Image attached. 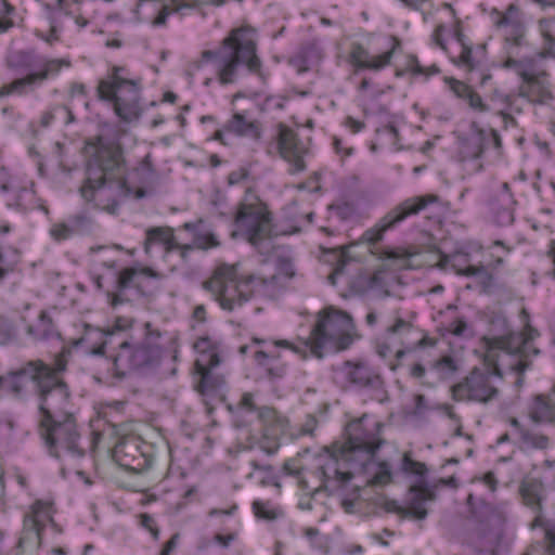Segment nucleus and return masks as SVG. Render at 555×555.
I'll use <instances>...</instances> for the list:
<instances>
[{
	"instance_id": "nucleus-1",
	"label": "nucleus",
	"mask_w": 555,
	"mask_h": 555,
	"mask_svg": "<svg viewBox=\"0 0 555 555\" xmlns=\"http://www.w3.org/2000/svg\"><path fill=\"white\" fill-rule=\"evenodd\" d=\"M122 152L118 145L106 143L101 139L94 145V152L88 162L87 178L80 188L86 201H92L94 192L105 184L114 185L124 196L133 195L143 198L155 183V171L149 156L142 160L130 175L124 177Z\"/></svg>"
},
{
	"instance_id": "nucleus-2",
	"label": "nucleus",
	"mask_w": 555,
	"mask_h": 555,
	"mask_svg": "<svg viewBox=\"0 0 555 555\" xmlns=\"http://www.w3.org/2000/svg\"><path fill=\"white\" fill-rule=\"evenodd\" d=\"M256 52L255 30L250 27L235 28L222 39L217 50L203 51L201 59L190 64L189 72L194 74L212 61L219 82L233 83L241 65L246 66L250 73H260L261 62Z\"/></svg>"
},
{
	"instance_id": "nucleus-3",
	"label": "nucleus",
	"mask_w": 555,
	"mask_h": 555,
	"mask_svg": "<svg viewBox=\"0 0 555 555\" xmlns=\"http://www.w3.org/2000/svg\"><path fill=\"white\" fill-rule=\"evenodd\" d=\"M203 286L212 294L223 310L230 312L241 308L253 297L275 298L281 288L278 275H240L235 266L227 263L218 266Z\"/></svg>"
},
{
	"instance_id": "nucleus-4",
	"label": "nucleus",
	"mask_w": 555,
	"mask_h": 555,
	"mask_svg": "<svg viewBox=\"0 0 555 555\" xmlns=\"http://www.w3.org/2000/svg\"><path fill=\"white\" fill-rule=\"evenodd\" d=\"M160 340L162 332L152 323L145 322L140 339L124 338L111 352L112 374L120 379L130 372L146 374L155 371L160 365L164 353Z\"/></svg>"
},
{
	"instance_id": "nucleus-5",
	"label": "nucleus",
	"mask_w": 555,
	"mask_h": 555,
	"mask_svg": "<svg viewBox=\"0 0 555 555\" xmlns=\"http://www.w3.org/2000/svg\"><path fill=\"white\" fill-rule=\"evenodd\" d=\"M354 328L349 313L333 306L326 307L318 312L305 347L317 358H322L325 350H345L353 341Z\"/></svg>"
},
{
	"instance_id": "nucleus-6",
	"label": "nucleus",
	"mask_w": 555,
	"mask_h": 555,
	"mask_svg": "<svg viewBox=\"0 0 555 555\" xmlns=\"http://www.w3.org/2000/svg\"><path fill=\"white\" fill-rule=\"evenodd\" d=\"M67 353L66 350L60 352L55 357L53 365L48 364L41 379L38 380L36 392L39 399V421L43 425L52 420L74 415L70 412V391L61 377L67 366Z\"/></svg>"
},
{
	"instance_id": "nucleus-7",
	"label": "nucleus",
	"mask_w": 555,
	"mask_h": 555,
	"mask_svg": "<svg viewBox=\"0 0 555 555\" xmlns=\"http://www.w3.org/2000/svg\"><path fill=\"white\" fill-rule=\"evenodd\" d=\"M69 67L67 59H40L34 51H18L9 60V67L28 72L25 76L13 79L0 87V99L33 93L38 86L50 77L56 76L61 68Z\"/></svg>"
},
{
	"instance_id": "nucleus-8",
	"label": "nucleus",
	"mask_w": 555,
	"mask_h": 555,
	"mask_svg": "<svg viewBox=\"0 0 555 555\" xmlns=\"http://www.w3.org/2000/svg\"><path fill=\"white\" fill-rule=\"evenodd\" d=\"M505 509H499L475 522L465 534V544L476 555H504L508 551L504 524Z\"/></svg>"
},
{
	"instance_id": "nucleus-9",
	"label": "nucleus",
	"mask_w": 555,
	"mask_h": 555,
	"mask_svg": "<svg viewBox=\"0 0 555 555\" xmlns=\"http://www.w3.org/2000/svg\"><path fill=\"white\" fill-rule=\"evenodd\" d=\"M234 221L237 230L256 247L272 234V215L253 192H246L240 202Z\"/></svg>"
},
{
	"instance_id": "nucleus-10",
	"label": "nucleus",
	"mask_w": 555,
	"mask_h": 555,
	"mask_svg": "<svg viewBox=\"0 0 555 555\" xmlns=\"http://www.w3.org/2000/svg\"><path fill=\"white\" fill-rule=\"evenodd\" d=\"M383 424L363 415L360 420L353 421L347 426L348 440L344 450V457L348 462L354 461L356 454H361L359 469L366 470L375 452L384 443L380 437Z\"/></svg>"
},
{
	"instance_id": "nucleus-11",
	"label": "nucleus",
	"mask_w": 555,
	"mask_h": 555,
	"mask_svg": "<svg viewBox=\"0 0 555 555\" xmlns=\"http://www.w3.org/2000/svg\"><path fill=\"white\" fill-rule=\"evenodd\" d=\"M39 434L52 456L61 459L68 455L80 459L85 455L74 415L52 420L44 425L39 421Z\"/></svg>"
},
{
	"instance_id": "nucleus-12",
	"label": "nucleus",
	"mask_w": 555,
	"mask_h": 555,
	"mask_svg": "<svg viewBox=\"0 0 555 555\" xmlns=\"http://www.w3.org/2000/svg\"><path fill=\"white\" fill-rule=\"evenodd\" d=\"M163 274L151 268H124L116 273L113 291L107 292L108 302L113 308L130 301L128 291L135 289L141 296H152L159 289Z\"/></svg>"
},
{
	"instance_id": "nucleus-13",
	"label": "nucleus",
	"mask_w": 555,
	"mask_h": 555,
	"mask_svg": "<svg viewBox=\"0 0 555 555\" xmlns=\"http://www.w3.org/2000/svg\"><path fill=\"white\" fill-rule=\"evenodd\" d=\"M96 92L100 100L113 103L114 111L121 120L130 122L140 117L141 78L118 85L99 82Z\"/></svg>"
},
{
	"instance_id": "nucleus-14",
	"label": "nucleus",
	"mask_w": 555,
	"mask_h": 555,
	"mask_svg": "<svg viewBox=\"0 0 555 555\" xmlns=\"http://www.w3.org/2000/svg\"><path fill=\"white\" fill-rule=\"evenodd\" d=\"M435 195L409 197L391 208L378 222L363 232L361 242L375 245L384 238L387 231L397 228L401 222L411 216L424 210L429 204L437 202Z\"/></svg>"
},
{
	"instance_id": "nucleus-15",
	"label": "nucleus",
	"mask_w": 555,
	"mask_h": 555,
	"mask_svg": "<svg viewBox=\"0 0 555 555\" xmlns=\"http://www.w3.org/2000/svg\"><path fill=\"white\" fill-rule=\"evenodd\" d=\"M538 336V331L528 326L525 334L507 332L501 336L485 337L486 358L489 361H494L496 351H503L507 356H517L515 362L511 363L509 366L513 371L524 373L529 367V363L526 360L530 349L529 341Z\"/></svg>"
},
{
	"instance_id": "nucleus-16",
	"label": "nucleus",
	"mask_w": 555,
	"mask_h": 555,
	"mask_svg": "<svg viewBox=\"0 0 555 555\" xmlns=\"http://www.w3.org/2000/svg\"><path fill=\"white\" fill-rule=\"evenodd\" d=\"M198 357L195 361V370L199 375V382L196 389L202 395H207L220 389L224 379L220 375H215L212 370L220 364V345L210 337H199L194 344Z\"/></svg>"
},
{
	"instance_id": "nucleus-17",
	"label": "nucleus",
	"mask_w": 555,
	"mask_h": 555,
	"mask_svg": "<svg viewBox=\"0 0 555 555\" xmlns=\"http://www.w3.org/2000/svg\"><path fill=\"white\" fill-rule=\"evenodd\" d=\"M452 395L456 401H474L485 404L498 398L499 389L493 385L490 372L474 369L452 387Z\"/></svg>"
},
{
	"instance_id": "nucleus-18",
	"label": "nucleus",
	"mask_w": 555,
	"mask_h": 555,
	"mask_svg": "<svg viewBox=\"0 0 555 555\" xmlns=\"http://www.w3.org/2000/svg\"><path fill=\"white\" fill-rule=\"evenodd\" d=\"M272 150L288 163L291 173H298L306 169L305 156L308 154V149L293 129L280 124L269 153H272Z\"/></svg>"
},
{
	"instance_id": "nucleus-19",
	"label": "nucleus",
	"mask_w": 555,
	"mask_h": 555,
	"mask_svg": "<svg viewBox=\"0 0 555 555\" xmlns=\"http://www.w3.org/2000/svg\"><path fill=\"white\" fill-rule=\"evenodd\" d=\"M48 364L42 360H31L24 363L16 371L0 376V391L13 396H21L25 392L29 382H33L35 389L38 387V380L41 379Z\"/></svg>"
},
{
	"instance_id": "nucleus-20",
	"label": "nucleus",
	"mask_w": 555,
	"mask_h": 555,
	"mask_svg": "<svg viewBox=\"0 0 555 555\" xmlns=\"http://www.w3.org/2000/svg\"><path fill=\"white\" fill-rule=\"evenodd\" d=\"M519 76L522 78V83L519 86V96L539 104H545L553 99L545 72L532 74L527 70H519Z\"/></svg>"
},
{
	"instance_id": "nucleus-21",
	"label": "nucleus",
	"mask_w": 555,
	"mask_h": 555,
	"mask_svg": "<svg viewBox=\"0 0 555 555\" xmlns=\"http://www.w3.org/2000/svg\"><path fill=\"white\" fill-rule=\"evenodd\" d=\"M412 331V324L402 318H397L395 323L388 326L383 338L376 345V352L380 358H387L395 352L397 358L404 356L401 349L403 337Z\"/></svg>"
},
{
	"instance_id": "nucleus-22",
	"label": "nucleus",
	"mask_w": 555,
	"mask_h": 555,
	"mask_svg": "<svg viewBox=\"0 0 555 555\" xmlns=\"http://www.w3.org/2000/svg\"><path fill=\"white\" fill-rule=\"evenodd\" d=\"M224 132H230L238 137H245L253 140L261 138V124L253 118L247 112H236L227 121L223 130L215 132L214 138L223 142Z\"/></svg>"
},
{
	"instance_id": "nucleus-23",
	"label": "nucleus",
	"mask_w": 555,
	"mask_h": 555,
	"mask_svg": "<svg viewBox=\"0 0 555 555\" xmlns=\"http://www.w3.org/2000/svg\"><path fill=\"white\" fill-rule=\"evenodd\" d=\"M343 371L346 378L354 386L376 388L382 385L379 373L366 362L347 361L344 363Z\"/></svg>"
},
{
	"instance_id": "nucleus-24",
	"label": "nucleus",
	"mask_w": 555,
	"mask_h": 555,
	"mask_svg": "<svg viewBox=\"0 0 555 555\" xmlns=\"http://www.w3.org/2000/svg\"><path fill=\"white\" fill-rule=\"evenodd\" d=\"M392 55L393 50L391 49L379 55L372 56L361 44H353L350 52L351 63L358 69L380 70L390 64Z\"/></svg>"
},
{
	"instance_id": "nucleus-25",
	"label": "nucleus",
	"mask_w": 555,
	"mask_h": 555,
	"mask_svg": "<svg viewBox=\"0 0 555 555\" xmlns=\"http://www.w3.org/2000/svg\"><path fill=\"white\" fill-rule=\"evenodd\" d=\"M465 143L468 149L467 155L473 158H478L490 145L499 150L501 147V137L498 131L493 129L486 131L477 128L470 137L466 139Z\"/></svg>"
},
{
	"instance_id": "nucleus-26",
	"label": "nucleus",
	"mask_w": 555,
	"mask_h": 555,
	"mask_svg": "<svg viewBox=\"0 0 555 555\" xmlns=\"http://www.w3.org/2000/svg\"><path fill=\"white\" fill-rule=\"evenodd\" d=\"M50 520H52L50 504L36 501L31 506V513L24 518V529L27 538H29V534H35L40 539L41 531Z\"/></svg>"
},
{
	"instance_id": "nucleus-27",
	"label": "nucleus",
	"mask_w": 555,
	"mask_h": 555,
	"mask_svg": "<svg viewBox=\"0 0 555 555\" xmlns=\"http://www.w3.org/2000/svg\"><path fill=\"white\" fill-rule=\"evenodd\" d=\"M520 494L522 496L524 503L532 508L537 516L533 521V526H542L541 524V512H542V501L544 499L543 492L544 488L541 481L537 479L525 480L520 485Z\"/></svg>"
},
{
	"instance_id": "nucleus-28",
	"label": "nucleus",
	"mask_w": 555,
	"mask_h": 555,
	"mask_svg": "<svg viewBox=\"0 0 555 555\" xmlns=\"http://www.w3.org/2000/svg\"><path fill=\"white\" fill-rule=\"evenodd\" d=\"M181 230L192 233L193 238L190 244L194 246V249L208 250L220 245L215 233L205 227L202 219L196 222L183 223Z\"/></svg>"
},
{
	"instance_id": "nucleus-29",
	"label": "nucleus",
	"mask_w": 555,
	"mask_h": 555,
	"mask_svg": "<svg viewBox=\"0 0 555 555\" xmlns=\"http://www.w3.org/2000/svg\"><path fill=\"white\" fill-rule=\"evenodd\" d=\"M454 63L474 75L477 69H482L488 65L486 44H478L476 48L464 47Z\"/></svg>"
},
{
	"instance_id": "nucleus-30",
	"label": "nucleus",
	"mask_w": 555,
	"mask_h": 555,
	"mask_svg": "<svg viewBox=\"0 0 555 555\" xmlns=\"http://www.w3.org/2000/svg\"><path fill=\"white\" fill-rule=\"evenodd\" d=\"M447 81L454 95L467 102L472 109L478 113H486L490 111L489 105L470 86L454 78H450Z\"/></svg>"
},
{
	"instance_id": "nucleus-31",
	"label": "nucleus",
	"mask_w": 555,
	"mask_h": 555,
	"mask_svg": "<svg viewBox=\"0 0 555 555\" xmlns=\"http://www.w3.org/2000/svg\"><path fill=\"white\" fill-rule=\"evenodd\" d=\"M177 240L173 230L169 227L150 228L146 231L144 250L146 254H150L152 245L158 244L164 247L165 255L167 256L175 250Z\"/></svg>"
},
{
	"instance_id": "nucleus-32",
	"label": "nucleus",
	"mask_w": 555,
	"mask_h": 555,
	"mask_svg": "<svg viewBox=\"0 0 555 555\" xmlns=\"http://www.w3.org/2000/svg\"><path fill=\"white\" fill-rule=\"evenodd\" d=\"M27 334L36 340H49L60 337V333L51 317L44 311H41L38 319L27 327Z\"/></svg>"
},
{
	"instance_id": "nucleus-33",
	"label": "nucleus",
	"mask_w": 555,
	"mask_h": 555,
	"mask_svg": "<svg viewBox=\"0 0 555 555\" xmlns=\"http://www.w3.org/2000/svg\"><path fill=\"white\" fill-rule=\"evenodd\" d=\"M538 28L543 38V48L539 52V56L542 59L555 57V20L551 17L540 18Z\"/></svg>"
},
{
	"instance_id": "nucleus-34",
	"label": "nucleus",
	"mask_w": 555,
	"mask_h": 555,
	"mask_svg": "<svg viewBox=\"0 0 555 555\" xmlns=\"http://www.w3.org/2000/svg\"><path fill=\"white\" fill-rule=\"evenodd\" d=\"M411 492L412 496L406 508V515H411L416 519H425L427 511L424 507V503L431 499L430 492L421 486L412 487Z\"/></svg>"
},
{
	"instance_id": "nucleus-35",
	"label": "nucleus",
	"mask_w": 555,
	"mask_h": 555,
	"mask_svg": "<svg viewBox=\"0 0 555 555\" xmlns=\"http://www.w3.org/2000/svg\"><path fill=\"white\" fill-rule=\"evenodd\" d=\"M255 341L257 344H264V349L255 352V359L273 361L281 360V352L279 351V348H286L292 349L295 352H300L299 348L295 347L287 340H272L267 343L264 340L256 338Z\"/></svg>"
},
{
	"instance_id": "nucleus-36",
	"label": "nucleus",
	"mask_w": 555,
	"mask_h": 555,
	"mask_svg": "<svg viewBox=\"0 0 555 555\" xmlns=\"http://www.w3.org/2000/svg\"><path fill=\"white\" fill-rule=\"evenodd\" d=\"M519 440H520V447L526 450H529V449L544 450L548 447V443H550V439L547 436L538 434V433H533V431L529 430L528 428L520 429Z\"/></svg>"
},
{
	"instance_id": "nucleus-37",
	"label": "nucleus",
	"mask_w": 555,
	"mask_h": 555,
	"mask_svg": "<svg viewBox=\"0 0 555 555\" xmlns=\"http://www.w3.org/2000/svg\"><path fill=\"white\" fill-rule=\"evenodd\" d=\"M258 418L266 427V431H281L284 421L279 416L278 412L270 406H261L258 409Z\"/></svg>"
},
{
	"instance_id": "nucleus-38",
	"label": "nucleus",
	"mask_w": 555,
	"mask_h": 555,
	"mask_svg": "<svg viewBox=\"0 0 555 555\" xmlns=\"http://www.w3.org/2000/svg\"><path fill=\"white\" fill-rule=\"evenodd\" d=\"M489 98L491 102L498 105V114L501 115L505 121H514V118L506 113L513 104V98L509 94H506L499 89H494Z\"/></svg>"
},
{
	"instance_id": "nucleus-39",
	"label": "nucleus",
	"mask_w": 555,
	"mask_h": 555,
	"mask_svg": "<svg viewBox=\"0 0 555 555\" xmlns=\"http://www.w3.org/2000/svg\"><path fill=\"white\" fill-rule=\"evenodd\" d=\"M255 361L263 369L266 376L270 379H280L284 377L287 372V365L281 362V360L273 361L255 359Z\"/></svg>"
},
{
	"instance_id": "nucleus-40",
	"label": "nucleus",
	"mask_w": 555,
	"mask_h": 555,
	"mask_svg": "<svg viewBox=\"0 0 555 555\" xmlns=\"http://www.w3.org/2000/svg\"><path fill=\"white\" fill-rule=\"evenodd\" d=\"M17 262L18 256L15 250L8 255L3 247L0 246V283L15 270Z\"/></svg>"
},
{
	"instance_id": "nucleus-41",
	"label": "nucleus",
	"mask_w": 555,
	"mask_h": 555,
	"mask_svg": "<svg viewBox=\"0 0 555 555\" xmlns=\"http://www.w3.org/2000/svg\"><path fill=\"white\" fill-rule=\"evenodd\" d=\"M434 369L441 378H449L455 374L457 365L452 357L444 356L435 362Z\"/></svg>"
},
{
	"instance_id": "nucleus-42",
	"label": "nucleus",
	"mask_w": 555,
	"mask_h": 555,
	"mask_svg": "<svg viewBox=\"0 0 555 555\" xmlns=\"http://www.w3.org/2000/svg\"><path fill=\"white\" fill-rule=\"evenodd\" d=\"M519 22H521L519 9L516 5L511 4L496 21V25L505 29L507 27L515 26Z\"/></svg>"
},
{
	"instance_id": "nucleus-43",
	"label": "nucleus",
	"mask_w": 555,
	"mask_h": 555,
	"mask_svg": "<svg viewBox=\"0 0 555 555\" xmlns=\"http://www.w3.org/2000/svg\"><path fill=\"white\" fill-rule=\"evenodd\" d=\"M501 205H496L494 202L492 203V209L495 211L496 221L500 225H509L514 222V210L513 206L504 205L500 202Z\"/></svg>"
},
{
	"instance_id": "nucleus-44",
	"label": "nucleus",
	"mask_w": 555,
	"mask_h": 555,
	"mask_svg": "<svg viewBox=\"0 0 555 555\" xmlns=\"http://www.w3.org/2000/svg\"><path fill=\"white\" fill-rule=\"evenodd\" d=\"M280 431H266L263 438L259 442V448L268 455L276 453L280 448L278 439Z\"/></svg>"
},
{
	"instance_id": "nucleus-45",
	"label": "nucleus",
	"mask_w": 555,
	"mask_h": 555,
	"mask_svg": "<svg viewBox=\"0 0 555 555\" xmlns=\"http://www.w3.org/2000/svg\"><path fill=\"white\" fill-rule=\"evenodd\" d=\"M391 469L388 463L379 462L376 464V472L372 478L374 485L384 486L391 481Z\"/></svg>"
},
{
	"instance_id": "nucleus-46",
	"label": "nucleus",
	"mask_w": 555,
	"mask_h": 555,
	"mask_svg": "<svg viewBox=\"0 0 555 555\" xmlns=\"http://www.w3.org/2000/svg\"><path fill=\"white\" fill-rule=\"evenodd\" d=\"M505 39L507 42H513L515 47H518L522 43L525 37V26L522 21L516 24L515 26H511L504 29Z\"/></svg>"
},
{
	"instance_id": "nucleus-47",
	"label": "nucleus",
	"mask_w": 555,
	"mask_h": 555,
	"mask_svg": "<svg viewBox=\"0 0 555 555\" xmlns=\"http://www.w3.org/2000/svg\"><path fill=\"white\" fill-rule=\"evenodd\" d=\"M322 472L325 478H335L344 483L353 477L352 472H341L338 467H336V463L334 461H332L331 466L323 467Z\"/></svg>"
},
{
	"instance_id": "nucleus-48",
	"label": "nucleus",
	"mask_w": 555,
	"mask_h": 555,
	"mask_svg": "<svg viewBox=\"0 0 555 555\" xmlns=\"http://www.w3.org/2000/svg\"><path fill=\"white\" fill-rule=\"evenodd\" d=\"M402 469L416 476H424L427 472L426 465L421 462L412 460L408 454H404L402 461Z\"/></svg>"
},
{
	"instance_id": "nucleus-49",
	"label": "nucleus",
	"mask_w": 555,
	"mask_h": 555,
	"mask_svg": "<svg viewBox=\"0 0 555 555\" xmlns=\"http://www.w3.org/2000/svg\"><path fill=\"white\" fill-rule=\"evenodd\" d=\"M129 80H134L133 78L128 77V69L124 66H113L112 74L108 79H102L100 82H111L113 85H118L122 82H127Z\"/></svg>"
},
{
	"instance_id": "nucleus-50",
	"label": "nucleus",
	"mask_w": 555,
	"mask_h": 555,
	"mask_svg": "<svg viewBox=\"0 0 555 555\" xmlns=\"http://www.w3.org/2000/svg\"><path fill=\"white\" fill-rule=\"evenodd\" d=\"M50 234L56 241L67 240L73 235L72 229L68 228L66 222L54 224L50 230Z\"/></svg>"
},
{
	"instance_id": "nucleus-51",
	"label": "nucleus",
	"mask_w": 555,
	"mask_h": 555,
	"mask_svg": "<svg viewBox=\"0 0 555 555\" xmlns=\"http://www.w3.org/2000/svg\"><path fill=\"white\" fill-rule=\"evenodd\" d=\"M68 228L72 229L73 235L83 231L88 225V218L83 215H76L68 219L66 222Z\"/></svg>"
},
{
	"instance_id": "nucleus-52",
	"label": "nucleus",
	"mask_w": 555,
	"mask_h": 555,
	"mask_svg": "<svg viewBox=\"0 0 555 555\" xmlns=\"http://www.w3.org/2000/svg\"><path fill=\"white\" fill-rule=\"evenodd\" d=\"M172 4V11L180 13L183 9H194L203 3V0H169Z\"/></svg>"
},
{
	"instance_id": "nucleus-53",
	"label": "nucleus",
	"mask_w": 555,
	"mask_h": 555,
	"mask_svg": "<svg viewBox=\"0 0 555 555\" xmlns=\"http://www.w3.org/2000/svg\"><path fill=\"white\" fill-rule=\"evenodd\" d=\"M492 79V75L489 69L483 67L482 69H477L474 75H470L469 80L476 81L480 87L487 86V83Z\"/></svg>"
},
{
	"instance_id": "nucleus-54",
	"label": "nucleus",
	"mask_w": 555,
	"mask_h": 555,
	"mask_svg": "<svg viewBox=\"0 0 555 555\" xmlns=\"http://www.w3.org/2000/svg\"><path fill=\"white\" fill-rule=\"evenodd\" d=\"M253 508H254L255 515L259 518L268 519V520L275 518L274 512L269 511L267 508L266 504L262 502H259V501L254 502Z\"/></svg>"
},
{
	"instance_id": "nucleus-55",
	"label": "nucleus",
	"mask_w": 555,
	"mask_h": 555,
	"mask_svg": "<svg viewBox=\"0 0 555 555\" xmlns=\"http://www.w3.org/2000/svg\"><path fill=\"white\" fill-rule=\"evenodd\" d=\"M348 261H349L348 256L345 253H340L337 264H336L335 269L333 270L332 274H330V276H328V280L332 284H335L336 278L344 273L345 267Z\"/></svg>"
},
{
	"instance_id": "nucleus-56",
	"label": "nucleus",
	"mask_w": 555,
	"mask_h": 555,
	"mask_svg": "<svg viewBox=\"0 0 555 555\" xmlns=\"http://www.w3.org/2000/svg\"><path fill=\"white\" fill-rule=\"evenodd\" d=\"M383 94V91L378 88H372L369 91H365L364 93L360 94V100L364 106V109L367 108V106L377 100Z\"/></svg>"
},
{
	"instance_id": "nucleus-57",
	"label": "nucleus",
	"mask_w": 555,
	"mask_h": 555,
	"mask_svg": "<svg viewBox=\"0 0 555 555\" xmlns=\"http://www.w3.org/2000/svg\"><path fill=\"white\" fill-rule=\"evenodd\" d=\"M459 274H463L466 276H487L488 272L483 266H467L465 269H456Z\"/></svg>"
},
{
	"instance_id": "nucleus-58",
	"label": "nucleus",
	"mask_w": 555,
	"mask_h": 555,
	"mask_svg": "<svg viewBox=\"0 0 555 555\" xmlns=\"http://www.w3.org/2000/svg\"><path fill=\"white\" fill-rule=\"evenodd\" d=\"M141 525L146 528L153 535L154 539H158L159 537V530L155 524V520L152 516L147 514L141 515Z\"/></svg>"
},
{
	"instance_id": "nucleus-59",
	"label": "nucleus",
	"mask_w": 555,
	"mask_h": 555,
	"mask_svg": "<svg viewBox=\"0 0 555 555\" xmlns=\"http://www.w3.org/2000/svg\"><path fill=\"white\" fill-rule=\"evenodd\" d=\"M171 13H175L172 11V8H169L167 4H164L163 8L160 9L159 13L157 14V16L153 20V22H152L153 26H156V27L164 26L167 22L168 16Z\"/></svg>"
},
{
	"instance_id": "nucleus-60",
	"label": "nucleus",
	"mask_w": 555,
	"mask_h": 555,
	"mask_svg": "<svg viewBox=\"0 0 555 555\" xmlns=\"http://www.w3.org/2000/svg\"><path fill=\"white\" fill-rule=\"evenodd\" d=\"M501 193H500V201L502 204L507 206H514L515 201L513 198V195L511 193V189L507 182H504L501 184Z\"/></svg>"
},
{
	"instance_id": "nucleus-61",
	"label": "nucleus",
	"mask_w": 555,
	"mask_h": 555,
	"mask_svg": "<svg viewBox=\"0 0 555 555\" xmlns=\"http://www.w3.org/2000/svg\"><path fill=\"white\" fill-rule=\"evenodd\" d=\"M467 330V323L463 319H456L449 325V331L456 335V336H463Z\"/></svg>"
},
{
	"instance_id": "nucleus-62",
	"label": "nucleus",
	"mask_w": 555,
	"mask_h": 555,
	"mask_svg": "<svg viewBox=\"0 0 555 555\" xmlns=\"http://www.w3.org/2000/svg\"><path fill=\"white\" fill-rule=\"evenodd\" d=\"M175 250H178L179 251V256L181 258V260L184 262V263H188L189 262V259H190V253L192 250H194V246L191 245L190 243L189 244H182L180 243L178 240H177V246H175Z\"/></svg>"
},
{
	"instance_id": "nucleus-63",
	"label": "nucleus",
	"mask_w": 555,
	"mask_h": 555,
	"mask_svg": "<svg viewBox=\"0 0 555 555\" xmlns=\"http://www.w3.org/2000/svg\"><path fill=\"white\" fill-rule=\"evenodd\" d=\"M240 406L246 411H258L257 404L254 400V396L249 392H246L242 396L240 400Z\"/></svg>"
},
{
	"instance_id": "nucleus-64",
	"label": "nucleus",
	"mask_w": 555,
	"mask_h": 555,
	"mask_svg": "<svg viewBox=\"0 0 555 555\" xmlns=\"http://www.w3.org/2000/svg\"><path fill=\"white\" fill-rule=\"evenodd\" d=\"M104 339L101 345L91 350L92 354H104L106 352V348L109 345H113L114 334L113 333H104Z\"/></svg>"
}]
</instances>
